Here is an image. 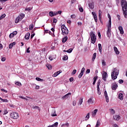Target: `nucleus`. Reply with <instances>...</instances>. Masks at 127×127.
Here are the masks:
<instances>
[{
	"label": "nucleus",
	"instance_id": "obj_49",
	"mask_svg": "<svg viewBox=\"0 0 127 127\" xmlns=\"http://www.w3.org/2000/svg\"><path fill=\"white\" fill-rule=\"evenodd\" d=\"M12 47H13V46L12 45V44L11 43H10L9 45V49H11V48H12Z\"/></svg>",
	"mask_w": 127,
	"mask_h": 127
},
{
	"label": "nucleus",
	"instance_id": "obj_15",
	"mask_svg": "<svg viewBox=\"0 0 127 127\" xmlns=\"http://www.w3.org/2000/svg\"><path fill=\"white\" fill-rule=\"evenodd\" d=\"M108 18L109 19L108 25H112V18L110 14H108Z\"/></svg>",
	"mask_w": 127,
	"mask_h": 127
},
{
	"label": "nucleus",
	"instance_id": "obj_39",
	"mask_svg": "<svg viewBox=\"0 0 127 127\" xmlns=\"http://www.w3.org/2000/svg\"><path fill=\"white\" fill-rule=\"evenodd\" d=\"M72 51H73V49L72 48H70V49H69L68 50H67L66 52H67V53H71Z\"/></svg>",
	"mask_w": 127,
	"mask_h": 127
},
{
	"label": "nucleus",
	"instance_id": "obj_20",
	"mask_svg": "<svg viewBox=\"0 0 127 127\" xmlns=\"http://www.w3.org/2000/svg\"><path fill=\"white\" fill-rule=\"evenodd\" d=\"M119 98L120 100H124V95L123 93H120L119 94Z\"/></svg>",
	"mask_w": 127,
	"mask_h": 127
},
{
	"label": "nucleus",
	"instance_id": "obj_21",
	"mask_svg": "<svg viewBox=\"0 0 127 127\" xmlns=\"http://www.w3.org/2000/svg\"><path fill=\"white\" fill-rule=\"evenodd\" d=\"M114 51L117 55H119V54H120V52L118 50V48H117V47H114Z\"/></svg>",
	"mask_w": 127,
	"mask_h": 127
},
{
	"label": "nucleus",
	"instance_id": "obj_9",
	"mask_svg": "<svg viewBox=\"0 0 127 127\" xmlns=\"http://www.w3.org/2000/svg\"><path fill=\"white\" fill-rule=\"evenodd\" d=\"M104 96L106 98V101L107 103H109V96H108V93H107V91L105 90L104 91Z\"/></svg>",
	"mask_w": 127,
	"mask_h": 127
},
{
	"label": "nucleus",
	"instance_id": "obj_8",
	"mask_svg": "<svg viewBox=\"0 0 127 127\" xmlns=\"http://www.w3.org/2000/svg\"><path fill=\"white\" fill-rule=\"evenodd\" d=\"M70 96H71V93H68L66 94V95H65L64 96L62 97V99L65 100V99H68V98H70Z\"/></svg>",
	"mask_w": 127,
	"mask_h": 127
},
{
	"label": "nucleus",
	"instance_id": "obj_56",
	"mask_svg": "<svg viewBox=\"0 0 127 127\" xmlns=\"http://www.w3.org/2000/svg\"><path fill=\"white\" fill-rule=\"evenodd\" d=\"M102 15V11L101 10H99V16H101Z\"/></svg>",
	"mask_w": 127,
	"mask_h": 127
},
{
	"label": "nucleus",
	"instance_id": "obj_64",
	"mask_svg": "<svg viewBox=\"0 0 127 127\" xmlns=\"http://www.w3.org/2000/svg\"><path fill=\"white\" fill-rule=\"evenodd\" d=\"M75 17H76V16L75 15H71V18H75Z\"/></svg>",
	"mask_w": 127,
	"mask_h": 127
},
{
	"label": "nucleus",
	"instance_id": "obj_62",
	"mask_svg": "<svg viewBox=\"0 0 127 127\" xmlns=\"http://www.w3.org/2000/svg\"><path fill=\"white\" fill-rule=\"evenodd\" d=\"M76 104H77V102H76V101H73V103H72L73 106H76Z\"/></svg>",
	"mask_w": 127,
	"mask_h": 127
},
{
	"label": "nucleus",
	"instance_id": "obj_6",
	"mask_svg": "<svg viewBox=\"0 0 127 127\" xmlns=\"http://www.w3.org/2000/svg\"><path fill=\"white\" fill-rule=\"evenodd\" d=\"M107 27L108 30L107 31V37H109V38H110V37H111V27H112V25H108L107 26Z\"/></svg>",
	"mask_w": 127,
	"mask_h": 127
},
{
	"label": "nucleus",
	"instance_id": "obj_19",
	"mask_svg": "<svg viewBox=\"0 0 127 127\" xmlns=\"http://www.w3.org/2000/svg\"><path fill=\"white\" fill-rule=\"evenodd\" d=\"M29 37H30V34L29 33H27L25 36V39L28 40V39H29Z\"/></svg>",
	"mask_w": 127,
	"mask_h": 127
},
{
	"label": "nucleus",
	"instance_id": "obj_12",
	"mask_svg": "<svg viewBox=\"0 0 127 127\" xmlns=\"http://www.w3.org/2000/svg\"><path fill=\"white\" fill-rule=\"evenodd\" d=\"M22 20V19L20 17L18 16L17 18H16L15 20V23H18V22H19V21H21Z\"/></svg>",
	"mask_w": 127,
	"mask_h": 127
},
{
	"label": "nucleus",
	"instance_id": "obj_44",
	"mask_svg": "<svg viewBox=\"0 0 127 127\" xmlns=\"http://www.w3.org/2000/svg\"><path fill=\"white\" fill-rule=\"evenodd\" d=\"M36 80L37 81H43V79H41V78H40L39 77H36Z\"/></svg>",
	"mask_w": 127,
	"mask_h": 127
},
{
	"label": "nucleus",
	"instance_id": "obj_35",
	"mask_svg": "<svg viewBox=\"0 0 127 127\" xmlns=\"http://www.w3.org/2000/svg\"><path fill=\"white\" fill-rule=\"evenodd\" d=\"M15 84L17 86H19V87H21V83H20V82L17 81Z\"/></svg>",
	"mask_w": 127,
	"mask_h": 127
},
{
	"label": "nucleus",
	"instance_id": "obj_38",
	"mask_svg": "<svg viewBox=\"0 0 127 127\" xmlns=\"http://www.w3.org/2000/svg\"><path fill=\"white\" fill-rule=\"evenodd\" d=\"M21 19H23V18L24 17V16H25V15H24V14L22 13L20 15V16H19Z\"/></svg>",
	"mask_w": 127,
	"mask_h": 127
},
{
	"label": "nucleus",
	"instance_id": "obj_43",
	"mask_svg": "<svg viewBox=\"0 0 127 127\" xmlns=\"http://www.w3.org/2000/svg\"><path fill=\"white\" fill-rule=\"evenodd\" d=\"M31 9H32V8L29 7L28 8H26L25 10H27L28 11H30V10H31Z\"/></svg>",
	"mask_w": 127,
	"mask_h": 127
},
{
	"label": "nucleus",
	"instance_id": "obj_46",
	"mask_svg": "<svg viewBox=\"0 0 127 127\" xmlns=\"http://www.w3.org/2000/svg\"><path fill=\"white\" fill-rule=\"evenodd\" d=\"M3 113H4L3 114V115H6V114H7L8 113V112L7 111V110L5 109L4 110Z\"/></svg>",
	"mask_w": 127,
	"mask_h": 127
},
{
	"label": "nucleus",
	"instance_id": "obj_14",
	"mask_svg": "<svg viewBox=\"0 0 127 127\" xmlns=\"http://www.w3.org/2000/svg\"><path fill=\"white\" fill-rule=\"evenodd\" d=\"M51 116L52 117H57V114H56V111H55V109H53L52 110Z\"/></svg>",
	"mask_w": 127,
	"mask_h": 127
},
{
	"label": "nucleus",
	"instance_id": "obj_57",
	"mask_svg": "<svg viewBox=\"0 0 127 127\" xmlns=\"http://www.w3.org/2000/svg\"><path fill=\"white\" fill-rule=\"evenodd\" d=\"M84 71H85V67H83V68L81 69V72L84 73Z\"/></svg>",
	"mask_w": 127,
	"mask_h": 127
},
{
	"label": "nucleus",
	"instance_id": "obj_51",
	"mask_svg": "<svg viewBox=\"0 0 127 127\" xmlns=\"http://www.w3.org/2000/svg\"><path fill=\"white\" fill-rule=\"evenodd\" d=\"M0 17H1V18L2 19V18H4V17H5V14H3L2 15H1L0 16Z\"/></svg>",
	"mask_w": 127,
	"mask_h": 127
},
{
	"label": "nucleus",
	"instance_id": "obj_47",
	"mask_svg": "<svg viewBox=\"0 0 127 127\" xmlns=\"http://www.w3.org/2000/svg\"><path fill=\"white\" fill-rule=\"evenodd\" d=\"M119 84H123V83H124V80L120 79L119 80Z\"/></svg>",
	"mask_w": 127,
	"mask_h": 127
},
{
	"label": "nucleus",
	"instance_id": "obj_37",
	"mask_svg": "<svg viewBox=\"0 0 127 127\" xmlns=\"http://www.w3.org/2000/svg\"><path fill=\"white\" fill-rule=\"evenodd\" d=\"M33 24H31L29 27V29H30V30H32L33 29Z\"/></svg>",
	"mask_w": 127,
	"mask_h": 127
},
{
	"label": "nucleus",
	"instance_id": "obj_58",
	"mask_svg": "<svg viewBox=\"0 0 127 127\" xmlns=\"http://www.w3.org/2000/svg\"><path fill=\"white\" fill-rule=\"evenodd\" d=\"M117 5L119 6V3H120V0H116Z\"/></svg>",
	"mask_w": 127,
	"mask_h": 127
},
{
	"label": "nucleus",
	"instance_id": "obj_61",
	"mask_svg": "<svg viewBox=\"0 0 127 127\" xmlns=\"http://www.w3.org/2000/svg\"><path fill=\"white\" fill-rule=\"evenodd\" d=\"M90 69H87L86 71V74H89V73H90Z\"/></svg>",
	"mask_w": 127,
	"mask_h": 127
},
{
	"label": "nucleus",
	"instance_id": "obj_55",
	"mask_svg": "<svg viewBox=\"0 0 127 127\" xmlns=\"http://www.w3.org/2000/svg\"><path fill=\"white\" fill-rule=\"evenodd\" d=\"M69 80L70 81V82H73V81H74V78L73 77H70L69 79Z\"/></svg>",
	"mask_w": 127,
	"mask_h": 127
},
{
	"label": "nucleus",
	"instance_id": "obj_10",
	"mask_svg": "<svg viewBox=\"0 0 127 127\" xmlns=\"http://www.w3.org/2000/svg\"><path fill=\"white\" fill-rule=\"evenodd\" d=\"M88 6L91 9H94V8L95 7V5H94V2H92L89 3Z\"/></svg>",
	"mask_w": 127,
	"mask_h": 127
},
{
	"label": "nucleus",
	"instance_id": "obj_1",
	"mask_svg": "<svg viewBox=\"0 0 127 127\" xmlns=\"http://www.w3.org/2000/svg\"><path fill=\"white\" fill-rule=\"evenodd\" d=\"M121 6L123 11V14L125 18H127V3L126 0H122Z\"/></svg>",
	"mask_w": 127,
	"mask_h": 127
},
{
	"label": "nucleus",
	"instance_id": "obj_50",
	"mask_svg": "<svg viewBox=\"0 0 127 127\" xmlns=\"http://www.w3.org/2000/svg\"><path fill=\"white\" fill-rule=\"evenodd\" d=\"M29 49H30V47H29L26 50L27 53H30V51H29Z\"/></svg>",
	"mask_w": 127,
	"mask_h": 127
},
{
	"label": "nucleus",
	"instance_id": "obj_41",
	"mask_svg": "<svg viewBox=\"0 0 127 127\" xmlns=\"http://www.w3.org/2000/svg\"><path fill=\"white\" fill-rule=\"evenodd\" d=\"M83 75H84V73L83 72H80L78 75V77L79 78H82V76H83Z\"/></svg>",
	"mask_w": 127,
	"mask_h": 127
},
{
	"label": "nucleus",
	"instance_id": "obj_5",
	"mask_svg": "<svg viewBox=\"0 0 127 127\" xmlns=\"http://www.w3.org/2000/svg\"><path fill=\"white\" fill-rule=\"evenodd\" d=\"M18 114H17L16 112H12L10 114V117L12 119H14V120H16L17 119H18Z\"/></svg>",
	"mask_w": 127,
	"mask_h": 127
},
{
	"label": "nucleus",
	"instance_id": "obj_2",
	"mask_svg": "<svg viewBox=\"0 0 127 127\" xmlns=\"http://www.w3.org/2000/svg\"><path fill=\"white\" fill-rule=\"evenodd\" d=\"M119 75V70L117 68H115L111 73V77L112 80H116Z\"/></svg>",
	"mask_w": 127,
	"mask_h": 127
},
{
	"label": "nucleus",
	"instance_id": "obj_4",
	"mask_svg": "<svg viewBox=\"0 0 127 127\" xmlns=\"http://www.w3.org/2000/svg\"><path fill=\"white\" fill-rule=\"evenodd\" d=\"M61 29L63 35H65V34H68V33H69V31L68 30V29L67 28V27H66L65 25H62Z\"/></svg>",
	"mask_w": 127,
	"mask_h": 127
},
{
	"label": "nucleus",
	"instance_id": "obj_24",
	"mask_svg": "<svg viewBox=\"0 0 127 127\" xmlns=\"http://www.w3.org/2000/svg\"><path fill=\"white\" fill-rule=\"evenodd\" d=\"M57 126H58V122H56L54 124L49 126L48 127H57Z\"/></svg>",
	"mask_w": 127,
	"mask_h": 127
},
{
	"label": "nucleus",
	"instance_id": "obj_30",
	"mask_svg": "<svg viewBox=\"0 0 127 127\" xmlns=\"http://www.w3.org/2000/svg\"><path fill=\"white\" fill-rule=\"evenodd\" d=\"M91 13H92L94 18H97V14H96V12H92Z\"/></svg>",
	"mask_w": 127,
	"mask_h": 127
},
{
	"label": "nucleus",
	"instance_id": "obj_22",
	"mask_svg": "<svg viewBox=\"0 0 127 127\" xmlns=\"http://www.w3.org/2000/svg\"><path fill=\"white\" fill-rule=\"evenodd\" d=\"M46 66L49 70H51V69H52V66H51V65L49 64H46Z\"/></svg>",
	"mask_w": 127,
	"mask_h": 127
},
{
	"label": "nucleus",
	"instance_id": "obj_36",
	"mask_svg": "<svg viewBox=\"0 0 127 127\" xmlns=\"http://www.w3.org/2000/svg\"><path fill=\"white\" fill-rule=\"evenodd\" d=\"M90 118V113H88L85 117V121L89 120Z\"/></svg>",
	"mask_w": 127,
	"mask_h": 127
},
{
	"label": "nucleus",
	"instance_id": "obj_48",
	"mask_svg": "<svg viewBox=\"0 0 127 127\" xmlns=\"http://www.w3.org/2000/svg\"><path fill=\"white\" fill-rule=\"evenodd\" d=\"M32 108H33V109H39V107H38V106H33L32 107Z\"/></svg>",
	"mask_w": 127,
	"mask_h": 127
},
{
	"label": "nucleus",
	"instance_id": "obj_23",
	"mask_svg": "<svg viewBox=\"0 0 127 127\" xmlns=\"http://www.w3.org/2000/svg\"><path fill=\"white\" fill-rule=\"evenodd\" d=\"M98 48H99L100 53H101V54H102V44H98Z\"/></svg>",
	"mask_w": 127,
	"mask_h": 127
},
{
	"label": "nucleus",
	"instance_id": "obj_34",
	"mask_svg": "<svg viewBox=\"0 0 127 127\" xmlns=\"http://www.w3.org/2000/svg\"><path fill=\"white\" fill-rule=\"evenodd\" d=\"M63 60H64V61L66 60H68V56H64V57L63 58Z\"/></svg>",
	"mask_w": 127,
	"mask_h": 127
},
{
	"label": "nucleus",
	"instance_id": "obj_42",
	"mask_svg": "<svg viewBox=\"0 0 127 127\" xmlns=\"http://www.w3.org/2000/svg\"><path fill=\"white\" fill-rule=\"evenodd\" d=\"M102 64L103 66H106V62H105V60L102 61Z\"/></svg>",
	"mask_w": 127,
	"mask_h": 127
},
{
	"label": "nucleus",
	"instance_id": "obj_32",
	"mask_svg": "<svg viewBox=\"0 0 127 127\" xmlns=\"http://www.w3.org/2000/svg\"><path fill=\"white\" fill-rule=\"evenodd\" d=\"M49 15L51 17H52V16H54V14L53 11H50L49 12Z\"/></svg>",
	"mask_w": 127,
	"mask_h": 127
},
{
	"label": "nucleus",
	"instance_id": "obj_29",
	"mask_svg": "<svg viewBox=\"0 0 127 127\" xmlns=\"http://www.w3.org/2000/svg\"><path fill=\"white\" fill-rule=\"evenodd\" d=\"M97 56V53H94L93 55L92 61H94L95 59H96V57Z\"/></svg>",
	"mask_w": 127,
	"mask_h": 127
},
{
	"label": "nucleus",
	"instance_id": "obj_52",
	"mask_svg": "<svg viewBox=\"0 0 127 127\" xmlns=\"http://www.w3.org/2000/svg\"><path fill=\"white\" fill-rule=\"evenodd\" d=\"M79 11H80V12H83V11H84V9L82 7H80L79 8Z\"/></svg>",
	"mask_w": 127,
	"mask_h": 127
},
{
	"label": "nucleus",
	"instance_id": "obj_60",
	"mask_svg": "<svg viewBox=\"0 0 127 127\" xmlns=\"http://www.w3.org/2000/svg\"><path fill=\"white\" fill-rule=\"evenodd\" d=\"M5 57H3L1 58V61H2L3 62H4V61H5Z\"/></svg>",
	"mask_w": 127,
	"mask_h": 127
},
{
	"label": "nucleus",
	"instance_id": "obj_16",
	"mask_svg": "<svg viewBox=\"0 0 127 127\" xmlns=\"http://www.w3.org/2000/svg\"><path fill=\"white\" fill-rule=\"evenodd\" d=\"M118 29L120 30L121 34H124V29L121 26L118 27Z\"/></svg>",
	"mask_w": 127,
	"mask_h": 127
},
{
	"label": "nucleus",
	"instance_id": "obj_3",
	"mask_svg": "<svg viewBox=\"0 0 127 127\" xmlns=\"http://www.w3.org/2000/svg\"><path fill=\"white\" fill-rule=\"evenodd\" d=\"M90 38L91 40V43H93V44H95V43H96V41L97 40V36H96V35L95 34V33H94V32H90Z\"/></svg>",
	"mask_w": 127,
	"mask_h": 127
},
{
	"label": "nucleus",
	"instance_id": "obj_7",
	"mask_svg": "<svg viewBox=\"0 0 127 127\" xmlns=\"http://www.w3.org/2000/svg\"><path fill=\"white\" fill-rule=\"evenodd\" d=\"M111 87H112V90L115 91V90H117V88H118V87H119V86L118 85V84H117L116 82H115L114 83L112 84Z\"/></svg>",
	"mask_w": 127,
	"mask_h": 127
},
{
	"label": "nucleus",
	"instance_id": "obj_25",
	"mask_svg": "<svg viewBox=\"0 0 127 127\" xmlns=\"http://www.w3.org/2000/svg\"><path fill=\"white\" fill-rule=\"evenodd\" d=\"M82 104H83V98H80V99H79L78 105L81 106V105H82Z\"/></svg>",
	"mask_w": 127,
	"mask_h": 127
},
{
	"label": "nucleus",
	"instance_id": "obj_45",
	"mask_svg": "<svg viewBox=\"0 0 127 127\" xmlns=\"http://www.w3.org/2000/svg\"><path fill=\"white\" fill-rule=\"evenodd\" d=\"M111 113L114 115V114H115L116 111L113 109H111Z\"/></svg>",
	"mask_w": 127,
	"mask_h": 127
},
{
	"label": "nucleus",
	"instance_id": "obj_26",
	"mask_svg": "<svg viewBox=\"0 0 127 127\" xmlns=\"http://www.w3.org/2000/svg\"><path fill=\"white\" fill-rule=\"evenodd\" d=\"M67 40H68V37L65 36L63 39L62 42L63 43H65V42H66V41H67Z\"/></svg>",
	"mask_w": 127,
	"mask_h": 127
},
{
	"label": "nucleus",
	"instance_id": "obj_33",
	"mask_svg": "<svg viewBox=\"0 0 127 127\" xmlns=\"http://www.w3.org/2000/svg\"><path fill=\"white\" fill-rule=\"evenodd\" d=\"M100 120H98L97 121V123H96V125L95 126V127H100Z\"/></svg>",
	"mask_w": 127,
	"mask_h": 127
},
{
	"label": "nucleus",
	"instance_id": "obj_27",
	"mask_svg": "<svg viewBox=\"0 0 127 127\" xmlns=\"http://www.w3.org/2000/svg\"><path fill=\"white\" fill-rule=\"evenodd\" d=\"M87 103L89 105L91 104H93V103H94V102L93 101V99L92 98H90L88 101H87Z\"/></svg>",
	"mask_w": 127,
	"mask_h": 127
},
{
	"label": "nucleus",
	"instance_id": "obj_11",
	"mask_svg": "<svg viewBox=\"0 0 127 127\" xmlns=\"http://www.w3.org/2000/svg\"><path fill=\"white\" fill-rule=\"evenodd\" d=\"M108 76V74L107 72H105L103 74H102V79L104 80V81H106V79L107 78V77Z\"/></svg>",
	"mask_w": 127,
	"mask_h": 127
},
{
	"label": "nucleus",
	"instance_id": "obj_40",
	"mask_svg": "<svg viewBox=\"0 0 127 127\" xmlns=\"http://www.w3.org/2000/svg\"><path fill=\"white\" fill-rule=\"evenodd\" d=\"M76 72H77V70L74 69L71 72V75H75V74H76Z\"/></svg>",
	"mask_w": 127,
	"mask_h": 127
},
{
	"label": "nucleus",
	"instance_id": "obj_18",
	"mask_svg": "<svg viewBox=\"0 0 127 127\" xmlns=\"http://www.w3.org/2000/svg\"><path fill=\"white\" fill-rule=\"evenodd\" d=\"M97 113H98V109L94 110V111L92 112V117H95L96 115H97Z\"/></svg>",
	"mask_w": 127,
	"mask_h": 127
},
{
	"label": "nucleus",
	"instance_id": "obj_53",
	"mask_svg": "<svg viewBox=\"0 0 127 127\" xmlns=\"http://www.w3.org/2000/svg\"><path fill=\"white\" fill-rule=\"evenodd\" d=\"M13 36H14L13 35V34L11 33V34H10L9 37V38H12V37H13Z\"/></svg>",
	"mask_w": 127,
	"mask_h": 127
},
{
	"label": "nucleus",
	"instance_id": "obj_13",
	"mask_svg": "<svg viewBox=\"0 0 127 127\" xmlns=\"http://www.w3.org/2000/svg\"><path fill=\"white\" fill-rule=\"evenodd\" d=\"M114 119L115 121H120L121 119V116H120V115H115L114 116Z\"/></svg>",
	"mask_w": 127,
	"mask_h": 127
},
{
	"label": "nucleus",
	"instance_id": "obj_54",
	"mask_svg": "<svg viewBox=\"0 0 127 127\" xmlns=\"http://www.w3.org/2000/svg\"><path fill=\"white\" fill-rule=\"evenodd\" d=\"M56 22H57V20L56 19V18H53V23H56Z\"/></svg>",
	"mask_w": 127,
	"mask_h": 127
},
{
	"label": "nucleus",
	"instance_id": "obj_31",
	"mask_svg": "<svg viewBox=\"0 0 127 127\" xmlns=\"http://www.w3.org/2000/svg\"><path fill=\"white\" fill-rule=\"evenodd\" d=\"M61 127H69V123H66L64 124H62Z\"/></svg>",
	"mask_w": 127,
	"mask_h": 127
},
{
	"label": "nucleus",
	"instance_id": "obj_63",
	"mask_svg": "<svg viewBox=\"0 0 127 127\" xmlns=\"http://www.w3.org/2000/svg\"><path fill=\"white\" fill-rule=\"evenodd\" d=\"M98 79V76H95L94 78H93V79H94V81H97V79Z\"/></svg>",
	"mask_w": 127,
	"mask_h": 127
},
{
	"label": "nucleus",
	"instance_id": "obj_28",
	"mask_svg": "<svg viewBox=\"0 0 127 127\" xmlns=\"http://www.w3.org/2000/svg\"><path fill=\"white\" fill-rule=\"evenodd\" d=\"M0 100L1 102H3L4 103H8V100H7V99H3L0 97Z\"/></svg>",
	"mask_w": 127,
	"mask_h": 127
},
{
	"label": "nucleus",
	"instance_id": "obj_59",
	"mask_svg": "<svg viewBox=\"0 0 127 127\" xmlns=\"http://www.w3.org/2000/svg\"><path fill=\"white\" fill-rule=\"evenodd\" d=\"M12 34H13L14 36L16 35L17 34V31H14L13 33H12Z\"/></svg>",
	"mask_w": 127,
	"mask_h": 127
},
{
	"label": "nucleus",
	"instance_id": "obj_17",
	"mask_svg": "<svg viewBox=\"0 0 127 127\" xmlns=\"http://www.w3.org/2000/svg\"><path fill=\"white\" fill-rule=\"evenodd\" d=\"M60 73H62V70H60V71H58L56 72L53 74V76L54 77H57V76H58V75H59V74H60Z\"/></svg>",
	"mask_w": 127,
	"mask_h": 127
}]
</instances>
